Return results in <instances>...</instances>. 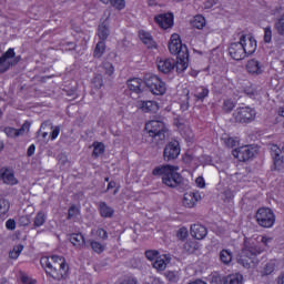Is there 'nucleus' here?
<instances>
[{"mask_svg": "<svg viewBox=\"0 0 284 284\" xmlns=\"http://www.w3.org/2000/svg\"><path fill=\"white\" fill-rule=\"evenodd\" d=\"M40 264L48 276H51L54 281H62V278H65L68 276V271L70 270L68 262H65V257L58 255L41 257Z\"/></svg>", "mask_w": 284, "mask_h": 284, "instance_id": "f257e3e1", "label": "nucleus"}, {"mask_svg": "<svg viewBox=\"0 0 284 284\" xmlns=\"http://www.w3.org/2000/svg\"><path fill=\"white\" fill-rule=\"evenodd\" d=\"M152 174L153 176H162V183L166 187H179L183 183V176L179 173V166L170 164L155 166Z\"/></svg>", "mask_w": 284, "mask_h": 284, "instance_id": "f03ea898", "label": "nucleus"}, {"mask_svg": "<svg viewBox=\"0 0 284 284\" xmlns=\"http://www.w3.org/2000/svg\"><path fill=\"white\" fill-rule=\"evenodd\" d=\"M145 130L156 145L163 143L168 138V126L163 121L151 120L145 124Z\"/></svg>", "mask_w": 284, "mask_h": 284, "instance_id": "7ed1b4c3", "label": "nucleus"}, {"mask_svg": "<svg viewBox=\"0 0 284 284\" xmlns=\"http://www.w3.org/2000/svg\"><path fill=\"white\" fill-rule=\"evenodd\" d=\"M255 219L261 227H273L274 223H276V215H274V211L270 207L258 209Z\"/></svg>", "mask_w": 284, "mask_h": 284, "instance_id": "20e7f679", "label": "nucleus"}, {"mask_svg": "<svg viewBox=\"0 0 284 284\" xmlns=\"http://www.w3.org/2000/svg\"><path fill=\"white\" fill-rule=\"evenodd\" d=\"M144 83L149 88L152 94L161 97L165 94V82H162L161 79L152 73L145 74Z\"/></svg>", "mask_w": 284, "mask_h": 284, "instance_id": "39448f33", "label": "nucleus"}, {"mask_svg": "<svg viewBox=\"0 0 284 284\" xmlns=\"http://www.w3.org/2000/svg\"><path fill=\"white\" fill-rule=\"evenodd\" d=\"M235 123H252L256 119V110L250 106H240L233 112Z\"/></svg>", "mask_w": 284, "mask_h": 284, "instance_id": "423d86ee", "label": "nucleus"}, {"mask_svg": "<svg viewBox=\"0 0 284 284\" xmlns=\"http://www.w3.org/2000/svg\"><path fill=\"white\" fill-rule=\"evenodd\" d=\"M21 61V57L16 58L14 49L10 48L0 57V74L8 72L12 65H17Z\"/></svg>", "mask_w": 284, "mask_h": 284, "instance_id": "0eeeda50", "label": "nucleus"}, {"mask_svg": "<svg viewBox=\"0 0 284 284\" xmlns=\"http://www.w3.org/2000/svg\"><path fill=\"white\" fill-rule=\"evenodd\" d=\"M169 51L171 54H175L176 57H179L182 52H184L185 54H190V52L187 51V45L181 42V36H179L178 33H173L171 36V39L169 41Z\"/></svg>", "mask_w": 284, "mask_h": 284, "instance_id": "6e6552de", "label": "nucleus"}, {"mask_svg": "<svg viewBox=\"0 0 284 284\" xmlns=\"http://www.w3.org/2000/svg\"><path fill=\"white\" fill-rule=\"evenodd\" d=\"M271 156L273 159V171L283 172L284 170V155H281V146L276 144L271 145Z\"/></svg>", "mask_w": 284, "mask_h": 284, "instance_id": "1a4fd4ad", "label": "nucleus"}, {"mask_svg": "<svg viewBox=\"0 0 284 284\" xmlns=\"http://www.w3.org/2000/svg\"><path fill=\"white\" fill-rule=\"evenodd\" d=\"M180 154L181 144H179V141H172L165 145L163 152L164 161H174L175 159H179Z\"/></svg>", "mask_w": 284, "mask_h": 284, "instance_id": "9d476101", "label": "nucleus"}, {"mask_svg": "<svg viewBox=\"0 0 284 284\" xmlns=\"http://www.w3.org/2000/svg\"><path fill=\"white\" fill-rule=\"evenodd\" d=\"M261 254V247H257L254 240H244V246L242 248L243 258H256V255Z\"/></svg>", "mask_w": 284, "mask_h": 284, "instance_id": "9b49d317", "label": "nucleus"}, {"mask_svg": "<svg viewBox=\"0 0 284 284\" xmlns=\"http://www.w3.org/2000/svg\"><path fill=\"white\" fill-rule=\"evenodd\" d=\"M240 43L243 44L244 53L246 57L256 52V40L252 36L242 34L240 37Z\"/></svg>", "mask_w": 284, "mask_h": 284, "instance_id": "f8f14e48", "label": "nucleus"}, {"mask_svg": "<svg viewBox=\"0 0 284 284\" xmlns=\"http://www.w3.org/2000/svg\"><path fill=\"white\" fill-rule=\"evenodd\" d=\"M229 54L231 58L234 59V61H243L247 55L243 49V44L241 41L233 42L229 47Z\"/></svg>", "mask_w": 284, "mask_h": 284, "instance_id": "ddd939ff", "label": "nucleus"}, {"mask_svg": "<svg viewBox=\"0 0 284 284\" xmlns=\"http://www.w3.org/2000/svg\"><path fill=\"white\" fill-rule=\"evenodd\" d=\"M233 156L240 161H250L254 158V149L245 145L233 150Z\"/></svg>", "mask_w": 284, "mask_h": 284, "instance_id": "4468645a", "label": "nucleus"}, {"mask_svg": "<svg viewBox=\"0 0 284 284\" xmlns=\"http://www.w3.org/2000/svg\"><path fill=\"white\" fill-rule=\"evenodd\" d=\"M154 21L160 26V28L168 30V28H172V26H174V16L172 13H162L155 16Z\"/></svg>", "mask_w": 284, "mask_h": 284, "instance_id": "2eb2a0df", "label": "nucleus"}, {"mask_svg": "<svg viewBox=\"0 0 284 284\" xmlns=\"http://www.w3.org/2000/svg\"><path fill=\"white\" fill-rule=\"evenodd\" d=\"M176 68V61L172 58H165L158 61V70L163 74H170Z\"/></svg>", "mask_w": 284, "mask_h": 284, "instance_id": "dca6fc26", "label": "nucleus"}, {"mask_svg": "<svg viewBox=\"0 0 284 284\" xmlns=\"http://www.w3.org/2000/svg\"><path fill=\"white\" fill-rule=\"evenodd\" d=\"M30 131V122H24L20 129H14L7 126L4 128V133L7 136H10L11 139H16V136H23L26 132Z\"/></svg>", "mask_w": 284, "mask_h": 284, "instance_id": "f3484780", "label": "nucleus"}, {"mask_svg": "<svg viewBox=\"0 0 284 284\" xmlns=\"http://www.w3.org/2000/svg\"><path fill=\"white\" fill-rule=\"evenodd\" d=\"M246 71L253 77H258V74H263V64L256 59H251L246 63Z\"/></svg>", "mask_w": 284, "mask_h": 284, "instance_id": "a211bd4d", "label": "nucleus"}, {"mask_svg": "<svg viewBox=\"0 0 284 284\" xmlns=\"http://www.w3.org/2000/svg\"><path fill=\"white\" fill-rule=\"evenodd\" d=\"M126 85L131 92H135V94H141L143 90H145V83L140 78H132L128 80Z\"/></svg>", "mask_w": 284, "mask_h": 284, "instance_id": "6ab92c4d", "label": "nucleus"}, {"mask_svg": "<svg viewBox=\"0 0 284 284\" xmlns=\"http://www.w3.org/2000/svg\"><path fill=\"white\" fill-rule=\"evenodd\" d=\"M178 61L175 62L176 72L181 74V72H185L187 70V65L190 63V53L181 52L179 57H176Z\"/></svg>", "mask_w": 284, "mask_h": 284, "instance_id": "aec40b11", "label": "nucleus"}, {"mask_svg": "<svg viewBox=\"0 0 284 284\" xmlns=\"http://www.w3.org/2000/svg\"><path fill=\"white\" fill-rule=\"evenodd\" d=\"M191 236H193V239H196L197 241H203V239L207 236V227L202 224L191 225Z\"/></svg>", "mask_w": 284, "mask_h": 284, "instance_id": "412c9836", "label": "nucleus"}, {"mask_svg": "<svg viewBox=\"0 0 284 284\" xmlns=\"http://www.w3.org/2000/svg\"><path fill=\"white\" fill-rule=\"evenodd\" d=\"M1 170V179L6 185H17L19 180L14 178V172L8 168H2Z\"/></svg>", "mask_w": 284, "mask_h": 284, "instance_id": "4be33fe9", "label": "nucleus"}, {"mask_svg": "<svg viewBox=\"0 0 284 284\" xmlns=\"http://www.w3.org/2000/svg\"><path fill=\"white\" fill-rule=\"evenodd\" d=\"M201 195L196 192H186L183 197L184 207H194Z\"/></svg>", "mask_w": 284, "mask_h": 284, "instance_id": "5701e85b", "label": "nucleus"}, {"mask_svg": "<svg viewBox=\"0 0 284 284\" xmlns=\"http://www.w3.org/2000/svg\"><path fill=\"white\" fill-rule=\"evenodd\" d=\"M69 241L77 250H81L85 245V237L81 233H72L69 235Z\"/></svg>", "mask_w": 284, "mask_h": 284, "instance_id": "b1692460", "label": "nucleus"}, {"mask_svg": "<svg viewBox=\"0 0 284 284\" xmlns=\"http://www.w3.org/2000/svg\"><path fill=\"white\" fill-rule=\"evenodd\" d=\"M100 215L103 219H112L114 216V209L108 205L105 202L99 203Z\"/></svg>", "mask_w": 284, "mask_h": 284, "instance_id": "393cba45", "label": "nucleus"}, {"mask_svg": "<svg viewBox=\"0 0 284 284\" xmlns=\"http://www.w3.org/2000/svg\"><path fill=\"white\" fill-rule=\"evenodd\" d=\"M210 97V89L205 87H197L194 91V99L195 101H205Z\"/></svg>", "mask_w": 284, "mask_h": 284, "instance_id": "a878e982", "label": "nucleus"}, {"mask_svg": "<svg viewBox=\"0 0 284 284\" xmlns=\"http://www.w3.org/2000/svg\"><path fill=\"white\" fill-rule=\"evenodd\" d=\"M139 105L143 112H156L159 104L154 101H140Z\"/></svg>", "mask_w": 284, "mask_h": 284, "instance_id": "bb28decb", "label": "nucleus"}, {"mask_svg": "<svg viewBox=\"0 0 284 284\" xmlns=\"http://www.w3.org/2000/svg\"><path fill=\"white\" fill-rule=\"evenodd\" d=\"M98 37L100 41H105L110 37V27L106 22H102L98 28Z\"/></svg>", "mask_w": 284, "mask_h": 284, "instance_id": "cd10ccee", "label": "nucleus"}, {"mask_svg": "<svg viewBox=\"0 0 284 284\" xmlns=\"http://www.w3.org/2000/svg\"><path fill=\"white\" fill-rule=\"evenodd\" d=\"M139 37L142 41V43H144V45H146L148 48H153L154 45V39L152 38V36L150 34V32L141 30L139 32Z\"/></svg>", "mask_w": 284, "mask_h": 284, "instance_id": "c85d7f7f", "label": "nucleus"}, {"mask_svg": "<svg viewBox=\"0 0 284 284\" xmlns=\"http://www.w3.org/2000/svg\"><path fill=\"white\" fill-rule=\"evenodd\" d=\"M224 284H243V275L235 273L224 277Z\"/></svg>", "mask_w": 284, "mask_h": 284, "instance_id": "c756f323", "label": "nucleus"}, {"mask_svg": "<svg viewBox=\"0 0 284 284\" xmlns=\"http://www.w3.org/2000/svg\"><path fill=\"white\" fill-rule=\"evenodd\" d=\"M232 258H233V253L230 250H222L220 252V261L221 263H223L224 265H230L232 263Z\"/></svg>", "mask_w": 284, "mask_h": 284, "instance_id": "7c9ffc66", "label": "nucleus"}, {"mask_svg": "<svg viewBox=\"0 0 284 284\" xmlns=\"http://www.w3.org/2000/svg\"><path fill=\"white\" fill-rule=\"evenodd\" d=\"M183 250L186 254H194V252L199 250V242L192 240L186 241L183 245Z\"/></svg>", "mask_w": 284, "mask_h": 284, "instance_id": "2f4dec72", "label": "nucleus"}, {"mask_svg": "<svg viewBox=\"0 0 284 284\" xmlns=\"http://www.w3.org/2000/svg\"><path fill=\"white\" fill-rule=\"evenodd\" d=\"M164 276H165V278H168V281L170 283H179V281H181V270H179V271H166Z\"/></svg>", "mask_w": 284, "mask_h": 284, "instance_id": "473e14b6", "label": "nucleus"}, {"mask_svg": "<svg viewBox=\"0 0 284 284\" xmlns=\"http://www.w3.org/2000/svg\"><path fill=\"white\" fill-rule=\"evenodd\" d=\"M10 212V201L6 197L0 199V219H3Z\"/></svg>", "mask_w": 284, "mask_h": 284, "instance_id": "72a5a7b5", "label": "nucleus"}, {"mask_svg": "<svg viewBox=\"0 0 284 284\" xmlns=\"http://www.w3.org/2000/svg\"><path fill=\"white\" fill-rule=\"evenodd\" d=\"M152 266L158 272H164V270L168 267V262H165V257H156V260L152 263Z\"/></svg>", "mask_w": 284, "mask_h": 284, "instance_id": "f704fd0d", "label": "nucleus"}, {"mask_svg": "<svg viewBox=\"0 0 284 284\" xmlns=\"http://www.w3.org/2000/svg\"><path fill=\"white\" fill-rule=\"evenodd\" d=\"M104 53H105V41L100 40L95 45L93 57L95 59H101V57H103Z\"/></svg>", "mask_w": 284, "mask_h": 284, "instance_id": "c9c22d12", "label": "nucleus"}, {"mask_svg": "<svg viewBox=\"0 0 284 284\" xmlns=\"http://www.w3.org/2000/svg\"><path fill=\"white\" fill-rule=\"evenodd\" d=\"M205 17L203 16H195L191 21V26L197 30H203V28H205Z\"/></svg>", "mask_w": 284, "mask_h": 284, "instance_id": "e433bc0d", "label": "nucleus"}, {"mask_svg": "<svg viewBox=\"0 0 284 284\" xmlns=\"http://www.w3.org/2000/svg\"><path fill=\"white\" fill-rule=\"evenodd\" d=\"M52 122L50 120H47L41 124L38 134H41L42 138L45 139V136H48V133L50 132V130H52Z\"/></svg>", "mask_w": 284, "mask_h": 284, "instance_id": "4c0bfd02", "label": "nucleus"}, {"mask_svg": "<svg viewBox=\"0 0 284 284\" xmlns=\"http://www.w3.org/2000/svg\"><path fill=\"white\" fill-rule=\"evenodd\" d=\"M274 28L280 37H284V13L277 19Z\"/></svg>", "mask_w": 284, "mask_h": 284, "instance_id": "58836bf2", "label": "nucleus"}, {"mask_svg": "<svg viewBox=\"0 0 284 284\" xmlns=\"http://www.w3.org/2000/svg\"><path fill=\"white\" fill-rule=\"evenodd\" d=\"M93 148V156L95 158H99L100 154L105 152V145L102 142H94Z\"/></svg>", "mask_w": 284, "mask_h": 284, "instance_id": "ea45409f", "label": "nucleus"}, {"mask_svg": "<svg viewBox=\"0 0 284 284\" xmlns=\"http://www.w3.org/2000/svg\"><path fill=\"white\" fill-rule=\"evenodd\" d=\"M91 83L97 90H101V88H103V75L95 74L91 80Z\"/></svg>", "mask_w": 284, "mask_h": 284, "instance_id": "a19ab883", "label": "nucleus"}, {"mask_svg": "<svg viewBox=\"0 0 284 284\" xmlns=\"http://www.w3.org/2000/svg\"><path fill=\"white\" fill-rule=\"evenodd\" d=\"M23 252V245L19 244L13 247V250L9 253L10 258L17 260Z\"/></svg>", "mask_w": 284, "mask_h": 284, "instance_id": "79ce46f5", "label": "nucleus"}, {"mask_svg": "<svg viewBox=\"0 0 284 284\" xmlns=\"http://www.w3.org/2000/svg\"><path fill=\"white\" fill-rule=\"evenodd\" d=\"M274 270H276V263L271 261V262L266 263L264 271H263V275L270 276V274H272L274 272Z\"/></svg>", "mask_w": 284, "mask_h": 284, "instance_id": "37998d69", "label": "nucleus"}, {"mask_svg": "<svg viewBox=\"0 0 284 284\" xmlns=\"http://www.w3.org/2000/svg\"><path fill=\"white\" fill-rule=\"evenodd\" d=\"M234 108H236V103H234V101H232L230 99L224 100L222 110H224L225 112H232L234 110Z\"/></svg>", "mask_w": 284, "mask_h": 284, "instance_id": "c03bdc74", "label": "nucleus"}, {"mask_svg": "<svg viewBox=\"0 0 284 284\" xmlns=\"http://www.w3.org/2000/svg\"><path fill=\"white\" fill-rule=\"evenodd\" d=\"M102 69L108 77H112V74H114V65L111 62H103Z\"/></svg>", "mask_w": 284, "mask_h": 284, "instance_id": "a18cd8bd", "label": "nucleus"}, {"mask_svg": "<svg viewBox=\"0 0 284 284\" xmlns=\"http://www.w3.org/2000/svg\"><path fill=\"white\" fill-rule=\"evenodd\" d=\"M109 2L115 10H123L125 8V0H109Z\"/></svg>", "mask_w": 284, "mask_h": 284, "instance_id": "49530a36", "label": "nucleus"}, {"mask_svg": "<svg viewBox=\"0 0 284 284\" xmlns=\"http://www.w3.org/2000/svg\"><path fill=\"white\" fill-rule=\"evenodd\" d=\"M91 247L97 254H101L105 250V246L97 241H91Z\"/></svg>", "mask_w": 284, "mask_h": 284, "instance_id": "de8ad7c7", "label": "nucleus"}, {"mask_svg": "<svg viewBox=\"0 0 284 284\" xmlns=\"http://www.w3.org/2000/svg\"><path fill=\"white\" fill-rule=\"evenodd\" d=\"M145 257L148 261H155L159 258V251L150 250L145 252Z\"/></svg>", "mask_w": 284, "mask_h": 284, "instance_id": "09e8293b", "label": "nucleus"}, {"mask_svg": "<svg viewBox=\"0 0 284 284\" xmlns=\"http://www.w3.org/2000/svg\"><path fill=\"white\" fill-rule=\"evenodd\" d=\"M264 42L272 43V27H266L264 29Z\"/></svg>", "mask_w": 284, "mask_h": 284, "instance_id": "8fccbe9b", "label": "nucleus"}, {"mask_svg": "<svg viewBox=\"0 0 284 284\" xmlns=\"http://www.w3.org/2000/svg\"><path fill=\"white\" fill-rule=\"evenodd\" d=\"M176 236L178 239H180V241H185V239H187L189 236L187 229L186 227L179 229Z\"/></svg>", "mask_w": 284, "mask_h": 284, "instance_id": "3c124183", "label": "nucleus"}, {"mask_svg": "<svg viewBox=\"0 0 284 284\" xmlns=\"http://www.w3.org/2000/svg\"><path fill=\"white\" fill-rule=\"evenodd\" d=\"M244 94L250 97V99H254L256 97V89H254V87H246L244 89Z\"/></svg>", "mask_w": 284, "mask_h": 284, "instance_id": "603ef678", "label": "nucleus"}, {"mask_svg": "<svg viewBox=\"0 0 284 284\" xmlns=\"http://www.w3.org/2000/svg\"><path fill=\"white\" fill-rule=\"evenodd\" d=\"M79 214V209L77 206L72 205L69 211H68V219H74V216H78Z\"/></svg>", "mask_w": 284, "mask_h": 284, "instance_id": "864d4df0", "label": "nucleus"}, {"mask_svg": "<svg viewBox=\"0 0 284 284\" xmlns=\"http://www.w3.org/2000/svg\"><path fill=\"white\" fill-rule=\"evenodd\" d=\"M45 223V213L39 212L37 216V227Z\"/></svg>", "mask_w": 284, "mask_h": 284, "instance_id": "5fc2aeb1", "label": "nucleus"}, {"mask_svg": "<svg viewBox=\"0 0 284 284\" xmlns=\"http://www.w3.org/2000/svg\"><path fill=\"white\" fill-rule=\"evenodd\" d=\"M97 236H99V239H102V241H108V231L103 229H98Z\"/></svg>", "mask_w": 284, "mask_h": 284, "instance_id": "6e6d98bb", "label": "nucleus"}, {"mask_svg": "<svg viewBox=\"0 0 284 284\" xmlns=\"http://www.w3.org/2000/svg\"><path fill=\"white\" fill-rule=\"evenodd\" d=\"M7 230H17V222L14 220L10 219L6 222Z\"/></svg>", "mask_w": 284, "mask_h": 284, "instance_id": "4d7b16f0", "label": "nucleus"}, {"mask_svg": "<svg viewBox=\"0 0 284 284\" xmlns=\"http://www.w3.org/2000/svg\"><path fill=\"white\" fill-rule=\"evenodd\" d=\"M60 132H61V128L60 126H55L53 129V131L51 132V134L49 135V139H51V141H54V139H57V136H59Z\"/></svg>", "mask_w": 284, "mask_h": 284, "instance_id": "13d9d810", "label": "nucleus"}, {"mask_svg": "<svg viewBox=\"0 0 284 284\" xmlns=\"http://www.w3.org/2000/svg\"><path fill=\"white\" fill-rule=\"evenodd\" d=\"M211 284H223V278H221V275H212Z\"/></svg>", "mask_w": 284, "mask_h": 284, "instance_id": "bf43d9fd", "label": "nucleus"}, {"mask_svg": "<svg viewBox=\"0 0 284 284\" xmlns=\"http://www.w3.org/2000/svg\"><path fill=\"white\" fill-rule=\"evenodd\" d=\"M195 183L197 187H205V180L201 176L196 178Z\"/></svg>", "mask_w": 284, "mask_h": 284, "instance_id": "052dcab7", "label": "nucleus"}, {"mask_svg": "<svg viewBox=\"0 0 284 284\" xmlns=\"http://www.w3.org/2000/svg\"><path fill=\"white\" fill-rule=\"evenodd\" d=\"M121 284H139V281L134 277L125 278Z\"/></svg>", "mask_w": 284, "mask_h": 284, "instance_id": "680f3d73", "label": "nucleus"}, {"mask_svg": "<svg viewBox=\"0 0 284 284\" xmlns=\"http://www.w3.org/2000/svg\"><path fill=\"white\" fill-rule=\"evenodd\" d=\"M21 281H22V283H24V284H36V283H37V281H34V280H32V278H30V277H28V276H22V277H21Z\"/></svg>", "mask_w": 284, "mask_h": 284, "instance_id": "e2e57ef3", "label": "nucleus"}, {"mask_svg": "<svg viewBox=\"0 0 284 284\" xmlns=\"http://www.w3.org/2000/svg\"><path fill=\"white\" fill-rule=\"evenodd\" d=\"M37 150V146L34 144H31L27 151V156H32Z\"/></svg>", "mask_w": 284, "mask_h": 284, "instance_id": "0e129e2a", "label": "nucleus"}, {"mask_svg": "<svg viewBox=\"0 0 284 284\" xmlns=\"http://www.w3.org/2000/svg\"><path fill=\"white\" fill-rule=\"evenodd\" d=\"M114 187H116V182H114V181L109 182L108 187H106V192L110 191V190H114Z\"/></svg>", "mask_w": 284, "mask_h": 284, "instance_id": "69168bd1", "label": "nucleus"}, {"mask_svg": "<svg viewBox=\"0 0 284 284\" xmlns=\"http://www.w3.org/2000/svg\"><path fill=\"white\" fill-rule=\"evenodd\" d=\"M151 284H165L163 281H161V278H159V277H154L153 280H152V283Z\"/></svg>", "mask_w": 284, "mask_h": 284, "instance_id": "338daca9", "label": "nucleus"}, {"mask_svg": "<svg viewBox=\"0 0 284 284\" xmlns=\"http://www.w3.org/2000/svg\"><path fill=\"white\" fill-rule=\"evenodd\" d=\"M189 284H207L205 281L202 280H195L193 282H190Z\"/></svg>", "mask_w": 284, "mask_h": 284, "instance_id": "774afa93", "label": "nucleus"}]
</instances>
